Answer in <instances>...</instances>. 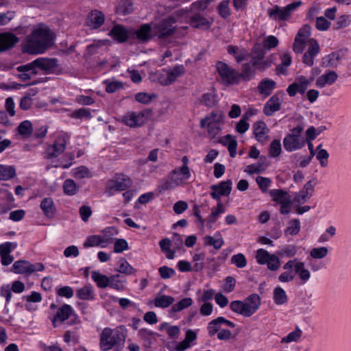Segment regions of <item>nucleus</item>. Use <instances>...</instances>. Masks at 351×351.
I'll list each match as a JSON object with an SVG mask.
<instances>
[{
  "mask_svg": "<svg viewBox=\"0 0 351 351\" xmlns=\"http://www.w3.org/2000/svg\"><path fill=\"white\" fill-rule=\"evenodd\" d=\"M56 35L45 24H39L32 32L27 43L23 45V54H41L53 47Z\"/></svg>",
  "mask_w": 351,
  "mask_h": 351,
  "instance_id": "nucleus-1",
  "label": "nucleus"
},
{
  "mask_svg": "<svg viewBox=\"0 0 351 351\" xmlns=\"http://www.w3.org/2000/svg\"><path fill=\"white\" fill-rule=\"evenodd\" d=\"M215 67L221 83L226 86L239 85L241 82L247 83L254 79V71L249 64H242L241 72L222 61H217Z\"/></svg>",
  "mask_w": 351,
  "mask_h": 351,
  "instance_id": "nucleus-2",
  "label": "nucleus"
},
{
  "mask_svg": "<svg viewBox=\"0 0 351 351\" xmlns=\"http://www.w3.org/2000/svg\"><path fill=\"white\" fill-rule=\"evenodd\" d=\"M285 272H282L278 276V280L281 282H289L295 278L293 270L302 284H306L311 278L310 271L305 267V263L302 261H298L297 258L289 260L282 267Z\"/></svg>",
  "mask_w": 351,
  "mask_h": 351,
  "instance_id": "nucleus-3",
  "label": "nucleus"
},
{
  "mask_svg": "<svg viewBox=\"0 0 351 351\" xmlns=\"http://www.w3.org/2000/svg\"><path fill=\"white\" fill-rule=\"evenodd\" d=\"M126 335L119 329L104 328L99 335V348L101 351H108L114 348L121 351L125 345Z\"/></svg>",
  "mask_w": 351,
  "mask_h": 351,
  "instance_id": "nucleus-4",
  "label": "nucleus"
},
{
  "mask_svg": "<svg viewBox=\"0 0 351 351\" xmlns=\"http://www.w3.org/2000/svg\"><path fill=\"white\" fill-rule=\"evenodd\" d=\"M261 300L257 293L249 295L245 300H233L230 303V309L244 317H250L259 308Z\"/></svg>",
  "mask_w": 351,
  "mask_h": 351,
  "instance_id": "nucleus-5",
  "label": "nucleus"
},
{
  "mask_svg": "<svg viewBox=\"0 0 351 351\" xmlns=\"http://www.w3.org/2000/svg\"><path fill=\"white\" fill-rule=\"evenodd\" d=\"M58 60L56 58L40 57L23 65V82L27 78L26 72L36 74L42 71L45 74L55 73L58 70Z\"/></svg>",
  "mask_w": 351,
  "mask_h": 351,
  "instance_id": "nucleus-6",
  "label": "nucleus"
},
{
  "mask_svg": "<svg viewBox=\"0 0 351 351\" xmlns=\"http://www.w3.org/2000/svg\"><path fill=\"white\" fill-rule=\"evenodd\" d=\"M304 130V126L298 124L291 128L290 132L285 136L283 146L287 152H295L302 149L306 145L304 137L302 135Z\"/></svg>",
  "mask_w": 351,
  "mask_h": 351,
  "instance_id": "nucleus-7",
  "label": "nucleus"
},
{
  "mask_svg": "<svg viewBox=\"0 0 351 351\" xmlns=\"http://www.w3.org/2000/svg\"><path fill=\"white\" fill-rule=\"evenodd\" d=\"M252 54L251 61L245 62L249 64L250 69L254 71V78L256 75V71H264L271 66V62L265 60V52L260 43H256L251 51Z\"/></svg>",
  "mask_w": 351,
  "mask_h": 351,
  "instance_id": "nucleus-8",
  "label": "nucleus"
},
{
  "mask_svg": "<svg viewBox=\"0 0 351 351\" xmlns=\"http://www.w3.org/2000/svg\"><path fill=\"white\" fill-rule=\"evenodd\" d=\"M47 133V128L45 125L33 128L32 123L29 120L23 121V149H29L25 141L29 138L35 141L34 145L39 143L40 140L45 137Z\"/></svg>",
  "mask_w": 351,
  "mask_h": 351,
  "instance_id": "nucleus-9",
  "label": "nucleus"
},
{
  "mask_svg": "<svg viewBox=\"0 0 351 351\" xmlns=\"http://www.w3.org/2000/svg\"><path fill=\"white\" fill-rule=\"evenodd\" d=\"M300 1L292 2L285 7L275 5L272 8L268 9L267 14L270 19L274 21H287L292 14L301 5Z\"/></svg>",
  "mask_w": 351,
  "mask_h": 351,
  "instance_id": "nucleus-10",
  "label": "nucleus"
},
{
  "mask_svg": "<svg viewBox=\"0 0 351 351\" xmlns=\"http://www.w3.org/2000/svg\"><path fill=\"white\" fill-rule=\"evenodd\" d=\"M71 318L70 325L78 324L80 319L77 314L75 312L73 308L68 304H64L56 311V314L51 319V322L54 327L57 326V323L62 324L64 321Z\"/></svg>",
  "mask_w": 351,
  "mask_h": 351,
  "instance_id": "nucleus-11",
  "label": "nucleus"
},
{
  "mask_svg": "<svg viewBox=\"0 0 351 351\" xmlns=\"http://www.w3.org/2000/svg\"><path fill=\"white\" fill-rule=\"evenodd\" d=\"M132 184V180L128 176L123 173H115L113 178L109 180L106 184V192L110 195H112L114 192L125 191Z\"/></svg>",
  "mask_w": 351,
  "mask_h": 351,
  "instance_id": "nucleus-12",
  "label": "nucleus"
},
{
  "mask_svg": "<svg viewBox=\"0 0 351 351\" xmlns=\"http://www.w3.org/2000/svg\"><path fill=\"white\" fill-rule=\"evenodd\" d=\"M176 19L172 16L162 19L154 27L155 36L160 39L172 36L176 29Z\"/></svg>",
  "mask_w": 351,
  "mask_h": 351,
  "instance_id": "nucleus-13",
  "label": "nucleus"
},
{
  "mask_svg": "<svg viewBox=\"0 0 351 351\" xmlns=\"http://www.w3.org/2000/svg\"><path fill=\"white\" fill-rule=\"evenodd\" d=\"M151 114L150 110H144L139 112H129L123 117V123L130 128L139 127L146 123Z\"/></svg>",
  "mask_w": 351,
  "mask_h": 351,
  "instance_id": "nucleus-14",
  "label": "nucleus"
},
{
  "mask_svg": "<svg viewBox=\"0 0 351 351\" xmlns=\"http://www.w3.org/2000/svg\"><path fill=\"white\" fill-rule=\"evenodd\" d=\"M66 141L63 135H58L53 143L49 145L45 152V158L51 159L57 158L64 152L66 149Z\"/></svg>",
  "mask_w": 351,
  "mask_h": 351,
  "instance_id": "nucleus-15",
  "label": "nucleus"
},
{
  "mask_svg": "<svg viewBox=\"0 0 351 351\" xmlns=\"http://www.w3.org/2000/svg\"><path fill=\"white\" fill-rule=\"evenodd\" d=\"M232 182L231 180L221 181L217 184L210 186L211 197L215 200H221V197H228L232 191Z\"/></svg>",
  "mask_w": 351,
  "mask_h": 351,
  "instance_id": "nucleus-16",
  "label": "nucleus"
},
{
  "mask_svg": "<svg viewBox=\"0 0 351 351\" xmlns=\"http://www.w3.org/2000/svg\"><path fill=\"white\" fill-rule=\"evenodd\" d=\"M320 47L318 42L311 38L308 41V49L302 56V62L307 66H312L314 64V58L319 53Z\"/></svg>",
  "mask_w": 351,
  "mask_h": 351,
  "instance_id": "nucleus-17",
  "label": "nucleus"
},
{
  "mask_svg": "<svg viewBox=\"0 0 351 351\" xmlns=\"http://www.w3.org/2000/svg\"><path fill=\"white\" fill-rule=\"evenodd\" d=\"M310 84V81L306 77L300 75L295 81L289 84L287 88V92L290 97H295L297 93L304 95Z\"/></svg>",
  "mask_w": 351,
  "mask_h": 351,
  "instance_id": "nucleus-18",
  "label": "nucleus"
},
{
  "mask_svg": "<svg viewBox=\"0 0 351 351\" xmlns=\"http://www.w3.org/2000/svg\"><path fill=\"white\" fill-rule=\"evenodd\" d=\"M181 161L182 165L180 167L173 169L170 172L171 177L180 179V185L182 184L184 181L189 180L191 177V170L188 166L189 162L188 156H184Z\"/></svg>",
  "mask_w": 351,
  "mask_h": 351,
  "instance_id": "nucleus-19",
  "label": "nucleus"
},
{
  "mask_svg": "<svg viewBox=\"0 0 351 351\" xmlns=\"http://www.w3.org/2000/svg\"><path fill=\"white\" fill-rule=\"evenodd\" d=\"M348 53L347 48H341L326 56L322 59V64L326 67H336L339 62L342 60Z\"/></svg>",
  "mask_w": 351,
  "mask_h": 351,
  "instance_id": "nucleus-20",
  "label": "nucleus"
},
{
  "mask_svg": "<svg viewBox=\"0 0 351 351\" xmlns=\"http://www.w3.org/2000/svg\"><path fill=\"white\" fill-rule=\"evenodd\" d=\"M282 99L278 93L272 95L265 104L263 107V113L267 117H271L275 112L281 109Z\"/></svg>",
  "mask_w": 351,
  "mask_h": 351,
  "instance_id": "nucleus-21",
  "label": "nucleus"
},
{
  "mask_svg": "<svg viewBox=\"0 0 351 351\" xmlns=\"http://www.w3.org/2000/svg\"><path fill=\"white\" fill-rule=\"evenodd\" d=\"M108 34L118 43L126 42L130 37L128 29L123 25L119 24L114 25Z\"/></svg>",
  "mask_w": 351,
  "mask_h": 351,
  "instance_id": "nucleus-22",
  "label": "nucleus"
},
{
  "mask_svg": "<svg viewBox=\"0 0 351 351\" xmlns=\"http://www.w3.org/2000/svg\"><path fill=\"white\" fill-rule=\"evenodd\" d=\"M19 38L10 32L0 33V53L13 48Z\"/></svg>",
  "mask_w": 351,
  "mask_h": 351,
  "instance_id": "nucleus-23",
  "label": "nucleus"
},
{
  "mask_svg": "<svg viewBox=\"0 0 351 351\" xmlns=\"http://www.w3.org/2000/svg\"><path fill=\"white\" fill-rule=\"evenodd\" d=\"M253 134L257 141L263 143L267 139V133L269 129L266 123L263 121L255 122L252 126Z\"/></svg>",
  "mask_w": 351,
  "mask_h": 351,
  "instance_id": "nucleus-24",
  "label": "nucleus"
},
{
  "mask_svg": "<svg viewBox=\"0 0 351 351\" xmlns=\"http://www.w3.org/2000/svg\"><path fill=\"white\" fill-rule=\"evenodd\" d=\"M190 24L195 28L203 30L209 29L211 26V23L199 12L195 13L191 16Z\"/></svg>",
  "mask_w": 351,
  "mask_h": 351,
  "instance_id": "nucleus-25",
  "label": "nucleus"
},
{
  "mask_svg": "<svg viewBox=\"0 0 351 351\" xmlns=\"http://www.w3.org/2000/svg\"><path fill=\"white\" fill-rule=\"evenodd\" d=\"M105 21L104 14L97 10H92L88 16L87 24L93 29L99 28Z\"/></svg>",
  "mask_w": 351,
  "mask_h": 351,
  "instance_id": "nucleus-26",
  "label": "nucleus"
},
{
  "mask_svg": "<svg viewBox=\"0 0 351 351\" xmlns=\"http://www.w3.org/2000/svg\"><path fill=\"white\" fill-rule=\"evenodd\" d=\"M218 142L223 146L228 147L230 156L232 158H234L236 156L238 143L234 136L231 134H226L223 137L221 138Z\"/></svg>",
  "mask_w": 351,
  "mask_h": 351,
  "instance_id": "nucleus-27",
  "label": "nucleus"
},
{
  "mask_svg": "<svg viewBox=\"0 0 351 351\" xmlns=\"http://www.w3.org/2000/svg\"><path fill=\"white\" fill-rule=\"evenodd\" d=\"M338 75L334 71H328L320 75L316 80V86L319 88H324L326 85L333 84L337 80Z\"/></svg>",
  "mask_w": 351,
  "mask_h": 351,
  "instance_id": "nucleus-28",
  "label": "nucleus"
},
{
  "mask_svg": "<svg viewBox=\"0 0 351 351\" xmlns=\"http://www.w3.org/2000/svg\"><path fill=\"white\" fill-rule=\"evenodd\" d=\"M227 52L234 58L235 61L237 63H241L244 60H247L251 55L245 49H242L239 51V47L237 46L231 45L227 47Z\"/></svg>",
  "mask_w": 351,
  "mask_h": 351,
  "instance_id": "nucleus-29",
  "label": "nucleus"
},
{
  "mask_svg": "<svg viewBox=\"0 0 351 351\" xmlns=\"http://www.w3.org/2000/svg\"><path fill=\"white\" fill-rule=\"evenodd\" d=\"M40 207L47 218L51 219L55 216L56 208L51 197H45L40 202Z\"/></svg>",
  "mask_w": 351,
  "mask_h": 351,
  "instance_id": "nucleus-30",
  "label": "nucleus"
},
{
  "mask_svg": "<svg viewBox=\"0 0 351 351\" xmlns=\"http://www.w3.org/2000/svg\"><path fill=\"white\" fill-rule=\"evenodd\" d=\"M95 296L94 288L90 284H87L76 291L77 298L82 300L93 301L95 299Z\"/></svg>",
  "mask_w": 351,
  "mask_h": 351,
  "instance_id": "nucleus-31",
  "label": "nucleus"
},
{
  "mask_svg": "<svg viewBox=\"0 0 351 351\" xmlns=\"http://www.w3.org/2000/svg\"><path fill=\"white\" fill-rule=\"evenodd\" d=\"M223 115L217 114V117L207 123L208 136L214 138L221 131L220 123L223 121Z\"/></svg>",
  "mask_w": 351,
  "mask_h": 351,
  "instance_id": "nucleus-32",
  "label": "nucleus"
},
{
  "mask_svg": "<svg viewBox=\"0 0 351 351\" xmlns=\"http://www.w3.org/2000/svg\"><path fill=\"white\" fill-rule=\"evenodd\" d=\"M276 88V82L271 79H263L258 84L257 89L261 95L269 96Z\"/></svg>",
  "mask_w": 351,
  "mask_h": 351,
  "instance_id": "nucleus-33",
  "label": "nucleus"
},
{
  "mask_svg": "<svg viewBox=\"0 0 351 351\" xmlns=\"http://www.w3.org/2000/svg\"><path fill=\"white\" fill-rule=\"evenodd\" d=\"M302 248L301 246H298L294 244H289L282 246L278 252V254L282 257L293 258L298 254L302 253Z\"/></svg>",
  "mask_w": 351,
  "mask_h": 351,
  "instance_id": "nucleus-34",
  "label": "nucleus"
},
{
  "mask_svg": "<svg viewBox=\"0 0 351 351\" xmlns=\"http://www.w3.org/2000/svg\"><path fill=\"white\" fill-rule=\"evenodd\" d=\"M269 194L271 198V201L277 204H280L291 198L289 193L281 189H271L269 191Z\"/></svg>",
  "mask_w": 351,
  "mask_h": 351,
  "instance_id": "nucleus-35",
  "label": "nucleus"
},
{
  "mask_svg": "<svg viewBox=\"0 0 351 351\" xmlns=\"http://www.w3.org/2000/svg\"><path fill=\"white\" fill-rule=\"evenodd\" d=\"M134 10L132 0H119L116 5V13L125 16L131 14Z\"/></svg>",
  "mask_w": 351,
  "mask_h": 351,
  "instance_id": "nucleus-36",
  "label": "nucleus"
},
{
  "mask_svg": "<svg viewBox=\"0 0 351 351\" xmlns=\"http://www.w3.org/2000/svg\"><path fill=\"white\" fill-rule=\"evenodd\" d=\"M168 75L167 83H174L177 78L184 75L185 73V69L182 64H176L172 69L165 70Z\"/></svg>",
  "mask_w": 351,
  "mask_h": 351,
  "instance_id": "nucleus-37",
  "label": "nucleus"
},
{
  "mask_svg": "<svg viewBox=\"0 0 351 351\" xmlns=\"http://www.w3.org/2000/svg\"><path fill=\"white\" fill-rule=\"evenodd\" d=\"M206 245L213 246L215 250H219L224 244L223 239L219 232H216L215 237L206 236L204 238Z\"/></svg>",
  "mask_w": 351,
  "mask_h": 351,
  "instance_id": "nucleus-38",
  "label": "nucleus"
},
{
  "mask_svg": "<svg viewBox=\"0 0 351 351\" xmlns=\"http://www.w3.org/2000/svg\"><path fill=\"white\" fill-rule=\"evenodd\" d=\"M180 185V179L175 178V177H171V173H169L168 178L162 180L161 183L158 186V190L160 193H162L165 191L173 189Z\"/></svg>",
  "mask_w": 351,
  "mask_h": 351,
  "instance_id": "nucleus-39",
  "label": "nucleus"
},
{
  "mask_svg": "<svg viewBox=\"0 0 351 351\" xmlns=\"http://www.w3.org/2000/svg\"><path fill=\"white\" fill-rule=\"evenodd\" d=\"M91 278L100 289L106 288L109 285L110 277L101 274L99 271H92Z\"/></svg>",
  "mask_w": 351,
  "mask_h": 351,
  "instance_id": "nucleus-40",
  "label": "nucleus"
},
{
  "mask_svg": "<svg viewBox=\"0 0 351 351\" xmlns=\"http://www.w3.org/2000/svg\"><path fill=\"white\" fill-rule=\"evenodd\" d=\"M151 32V25L149 23H145L141 25L139 29L136 32V36L139 40L147 42L152 38Z\"/></svg>",
  "mask_w": 351,
  "mask_h": 351,
  "instance_id": "nucleus-41",
  "label": "nucleus"
},
{
  "mask_svg": "<svg viewBox=\"0 0 351 351\" xmlns=\"http://www.w3.org/2000/svg\"><path fill=\"white\" fill-rule=\"evenodd\" d=\"M174 298L170 295L158 294L154 300V306L157 308H165L173 304Z\"/></svg>",
  "mask_w": 351,
  "mask_h": 351,
  "instance_id": "nucleus-42",
  "label": "nucleus"
},
{
  "mask_svg": "<svg viewBox=\"0 0 351 351\" xmlns=\"http://www.w3.org/2000/svg\"><path fill=\"white\" fill-rule=\"evenodd\" d=\"M171 241L169 238H165L159 241V246L161 251L166 254L168 259L172 260L175 258L176 251L170 248Z\"/></svg>",
  "mask_w": 351,
  "mask_h": 351,
  "instance_id": "nucleus-43",
  "label": "nucleus"
},
{
  "mask_svg": "<svg viewBox=\"0 0 351 351\" xmlns=\"http://www.w3.org/2000/svg\"><path fill=\"white\" fill-rule=\"evenodd\" d=\"M44 269L45 266L41 263L32 264L23 260V276H29L36 271H41Z\"/></svg>",
  "mask_w": 351,
  "mask_h": 351,
  "instance_id": "nucleus-44",
  "label": "nucleus"
},
{
  "mask_svg": "<svg viewBox=\"0 0 351 351\" xmlns=\"http://www.w3.org/2000/svg\"><path fill=\"white\" fill-rule=\"evenodd\" d=\"M274 302L277 305L284 304L287 302V295L285 291L280 287H277L274 290Z\"/></svg>",
  "mask_w": 351,
  "mask_h": 351,
  "instance_id": "nucleus-45",
  "label": "nucleus"
},
{
  "mask_svg": "<svg viewBox=\"0 0 351 351\" xmlns=\"http://www.w3.org/2000/svg\"><path fill=\"white\" fill-rule=\"evenodd\" d=\"M351 23L350 14H342L337 17L335 23L333 25L335 30H339L348 27Z\"/></svg>",
  "mask_w": 351,
  "mask_h": 351,
  "instance_id": "nucleus-46",
  "label": "nucleus"
},
{
  "mask_svg": "<svg viewBox=\"0 0 351 351\" xmlns=\"http://www.w3.org/2000/svg\"><path fill=\"white\" fill-rule=\"evenodd\" d=\"M302 330L297 326L293 331L289 332L287 336L282 338L281 343H289L291 342H298L302 337Z\"/></svg>",
  "mask_w": 351,
  "mask_h": 351,
  "instance_id": "nucleus-47",
  "label": "nucleus"
},
{
  "mask_svg": "<svg viewBox=\"0 0 351 351\" xmlns=\"http://www.w3.org/2000/svg\"><path fill=\"white\" fill-rule=\"evenodd\" d=\"M300 221L298 219H293L289 222V226L285 230V233L286 235L295 236L300 232Z\"/></svg>",
  "mask_w": 351,
  "mask_h": 351,
  "instance_id": "nucleus-48",
  "label": "nucleus"
},
{
  "mask_svg": "<svg viewBox=\"0 0 351 351\" xmlns=\"http://www.w3.org/2000/svg\"><path fill=\"white\" fill-rule=\"evenodd\" d=\"M15 175L16 171L13 167L0 165V180H8Z\"/></svg>",
  "mask_w": 351,
  "mask_h": 351,
  "instance_id": "nucleus-49",
  "label": "nucleus"
},
{
  "mask_svg": "<svg viewBox=\"0 0 351 351\" xmlns=\"http://www.w3.org/2000/svg\"><path fill=\"white\" fill-rule=\"evenodd\" d=\"M282 152V145L280 139L273 140L268 149V154L271 158L278 157Z\"/></svg>",
  "mask_w": 351,
  "mask_h": 351,
  "instance_id": "nucleus-50",
  "label": "nucleus"
},
{
  "mask_svg": "<svg viewBox=\"0 0 351 351\" xmlns=\"http://www.w3.org/2000/svg\"><path fill=\"white\" fill-rule=\"evenodd\" d=\"M107 239H102L100 235L88 236L84 241L83 245L85 248L101 245L102 242H108Z\"/></svg>",
  "mask_w": 351,
  "mask_h": 351,
  "instance_id": "nucleus-51",
  "label": "nucleus"
},
{
  "mask_svg": "<svg viewBox=\"0 0 351 351\" xmlns=\"http://www.w3.org/2000/svg\"><path fill=\"white\" fill-rule=\"evenodd\" d=\"M193 304V300L191 298H184L172 305L171 311L173 313L180 312L189 308Z\"/></svg>",
  "mask_w": 351,
  "mask_h": 351,
  "instance_id": "nucleus-52",
  "label": "nucleus"
},
{
  "mask_svg": "<svg viewBox=\"0 0 351 351\" xmlns=\"http://www.w3.org/2000/svg\"><path fill=\"white\" fill-rule=\"evenodd\" d=\"M229 3L230 0H222L217 6L218 14L224 19L228 18L231 14Z\"/></svg>",
  "mask_w": 351,
  "mask_h": 351,
  "instance_id": "nucleus-53",
  "label": "nucleus"
},
{
  "mask_svg": "<svg viewBox=\"0 0 351 351\" xmlns=\"http://www.w3.org/2000/svg\"><path fill=\"white\" fill-rule=\"evenodd\" d=\"M221 322L219 317L211 320L207 326L208 334L209 337H212L216 335L221 330Z\"/></svg>",
  "mask_w": 351,
  "mask_h": 351,
  "instance_id": "nucleus-54",
  "label": "nucleus"
},
{
  "mask_svg": "<svg viewBox=\"0 0 351 351\" xmlns=\"http://www.w3.org/2000/svg\"><path fill=\"white\" fill-rule=\"evenodd\" d=\"M256 182L263 193L268 192L269 188L270 187L272 181L269 178L258 176L256 178Z\"/></svg>",
  "mask_w": 351,
  "mask_h": 351,
  "instance_id": "nucleus-55",
  "label": "nucleus"
},
{
  "mask_svg": "<svg viewBox=\"0 0 351 351\" xmlns=\"http://www.w3.org/2000/svg\"><path fill=\"white\" fill-rule=\"evenodd\" d=\"M117 271L126 275H131L135 272L133 267L124 258L120 260Z\"/></svg>",
  "mask_w": 351,
  "mask_h": 351,
  "instance_id": "nucleus-56",
  "label": "nucleus"
},
{
  "mask_svg": "<svg viewBox=\"0 0 351 351\" xmlns=\"http://www.w3.org/2000/svg\"><path fill=\"white\" fill-rule=\"evenodd\" d=\"M328 253V248L324 246L314 247L309 252L311 257L315 259H322L327 256Z\"/></svg>",
  "mask_w": 351,
  "mask_h": 351,
  "instance_id": "nucleus-57",
  "label": "nucleus"
},
{
  "mask_svg": "<svg viewBox=\"0 0 351 351\" xmlns=\"http://www.w3.org/2000/svg\"><path fill=\"white\" fill-rule=\"evenodd\" d=\"M63 191L66 195H75L77 193V186L74 180L66 179L63 184Z\"/></svg>",
  "mask_w": 351,
  "mask_h": 351,
  "instance_id": "nucleus-58",
  "label": "nucleus"
},
{
  "mask_svg": "<svg viewBox=\"0 0 351 351\" xmlns=\"http://www.w3.org/2000/svg\"><path fill=\"white\" fill-rule=\"evenodd\" d=\"M230 263L238 268H243L247 265V259L243 254L238 253L232 256Z\"/></svg>",
  "mask_w": 351,
  "mask_h": 351,
  "instance_id": "nucleus-59",
  "label": "nucleus"
},
{
  "mask_svg": "<svg viewBox=\"0 0 351 351\" xmlns=\"http://www.w3.org/2000/svg\"><path fill=\"white\" fill-rule=\"evenodd\" d=\"M71 117L74 119H90L92 117L91 112L88 108H79L74 110Z\"/></svg>",
  "mask_w": 351,
  "mask_h": 351,
  "instance_id": "nucleus-60",
  "label": "nucleus"
},
{
  "mask_svg": "<svg viewBox=\"0 0 351 351\" xmlns=\"http://www.w3.org/2000/svg\"><path fill=\"white\" fill-rule=\"evenodd\" d=\"M248 119L247 113H245L236 125V131L237 132L243 134L248 130L250 128V124L247 121Z\"/></svg>",
  "mask_w": 351,
  "mask_h": 351,
  "instance_id": "nucleus-61",
  "label": "nucleus"
},
{
  "mask_svg": "<svg viewBox=\"0 0 351 351\" xmlns=\"http://www.w3.org/2000/svg\"><path fill=\"white\" fill-rule=\"evenodd\" d=\"M200 102L207 107H213L216 104L215 95L210 93H206L202 95Z\"/></svg>",
  "mask_w": 351,
  "mask_h": 351,
  "instance_id": "nucleus-62",
  "label": "nucleus"
},
{
  "mask_svg": "<svg viewBox=\"0 0 351 351\" xmlns=\"http://www.w3.org/2000/svg\"><path fill=\"white\" fill-rule=\"evenodd\" d=\"M265 264L269 270L276 271L280 267V261L276 254H271Z\"/></svg>",
  "mask_w": 351,
  "mask_h": 351,
  "instance_id": "nucleus-63",
  "label": "nucleus"
},
{
  "mask_svg": "<svg viewBox=\"0 0 351 351\" xmlns=\"http://www.w3.org/2000/svg\"><path fill=\"white\" fill-rule=\"evenodd\" d=\"M236 279L232 276H227L224 280V284L223 285V291L229 293L234 291L236 287Z\"/></svg>",
  "mask_w": 351,
  "mask_h": 351,
  "instance_id": "nucleus-64",
  "label": "nucleus"
}]
</instances>
